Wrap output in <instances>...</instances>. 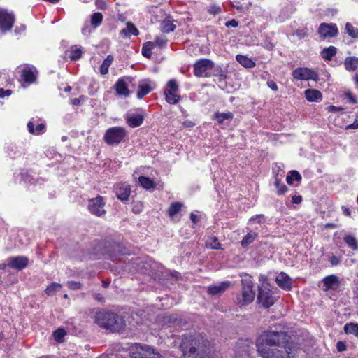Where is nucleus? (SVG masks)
Returning a JSON list of instances; mask_svg holds the SVG:
<instances>
[{
  "mask_svg": "<svg viewBox=\"0 0 358 358\" xmlns=\"http://www.w3.org/2000/svg\"><path fill=\"white\" fill-rule=\"evenodd\" d=\"M6 261L8 267L17 271H21L26 268L29 263V259L24 256L12 257Z\"/></svg>",
  "mask_w": 358,
  "mask_h": 358,
  "instance_id": "17",
  "label": "nucleus"
},
{
  "mask_svg": "<svg viewBox=\"0 0 358 358\" xmlns=\"http://www.w3.org/2000/svg\"><path fill=\"white\" fill-rule=\"evenodd\" d=\"M133 78L124 76L119 78L114 85V89L118 96L127 97L130 94L129 84L133 81Z\"/></svg>",
  "mask_w": 358,
  "mask_h": 358,
  "instance_id": "10",
  "label": "nucleus"
},
{
  "mask_svg": "<svg viewBox=\"0 0 358 358\" xmlns=\"http://www.w3.org/2000/svg\"><path fill=\"white\" fill-rule=\"evenodd\" d=\"M153 43H154V45L155 44L156 45H157L159 47H163L164 45H165L166 44L167 39L164 37L157 36Z\"/></svg>",
  "mask_w": 358,
  "mask_h": 358,
  "instance_id": "50",
  "label": "nucleus"
},
{
  "mask_svg": "<svg viewBox=\"0 0 358 358\" xmlns=\"http://www.w3.org/2000/svg\"><path fill=\"white\" fill-rule=\"evenodd\" d=\"M95 322L101 328L111 332H117L125 326L122 316L113 312L101 310L96 313Z\"/></svg>",
  "mask_w": 358,
  "mask_h": 358,
  "instance_id": "3",
  "label": "nucleus"
},
{
  "mask_svg": "<svg viewBox=\"0 0 358 358\" xmlns=\"http://www.w3.org/2000/svg\"><path fill=\"white\" fill-rule=\"evenodd\" d=\"M225 26L227 27H236L238 26V22L234 19L231 20H229V21H227L226 23H225Z\"/></svg>",
  "mask_w": 358,
  "mask_h": 358,
  "instance_id": "56",
  "label": "nucleus"
},
{
  "mask_svg": "<svg viewBox=\"0 0 358 358\" xmlns=\"http://www.w3.org/2000/svg\"><path fill=\"white\" fill-rule=\"evenodd\" d=\"M241 294L236 296L235 302L241 306H244L253 301L255 292L253 291V282L251 276L245 275L241 280Z\"/></svg>",
  "mask_w": 358,
  "mask_h": 358,
  "instance_id": "4",
  "label": "nucleus"
},
{
  "mask_svg": "<svg viewBox=\"0 0 358 358\" xmlns=\"http://www.w3.org/2000/svg\"><path fill=\"white\" fill-rule=\"evenodd\" d=\"M153 47L154 43L152 42H146L144 43L142 48V55L147 58H150L151 51L153 49Z\"/></svg>",
  "mask_w": 358,
  "mask_h": 358,
  "instance_id": "42",
  "label": "nucleus"
},
{
  "mask_svg": "<svg viewBox=\"0 0 358 358\" xmlns=\"http://www.w3.org/2000/svg\"><path fill=\"white\" fill-rule=\"evenodd\" d=\"M343 240L350 248L353 250H358V241L355 236L351 235H345L343 238Z\"/></svg>",
  "mask_w": 358,
  "mask_h": 358,
  "instance_id": "34",
  "label": "nucleus"
},
{
  "mask_svg": "<svg viewBox=\"0 0 358 358\" xmlns=\"http://www.w3.org/2000/svg\"><path fill=\"white\" fill-rule=\"evenodd\" d=\"M82 50L77 46L74 45L71 48L69 57L71 60H78L81 57Z\"/></svg>",
  "mask_w": 358,
  "mask_h": 358,
  "instance_id": "37",
  "label": "nucleus"
},
{
  "mask_svg": "<svg viewBox=\"0 0 358 358\" xmlns=\"http://www.w3.org/2000/svg\"><path fill=\"white\" fill-rule=\"evenodd\" d=\"M231 284L229 281H224L217 285L209 286L208 293L211 295H220L231 286Z\"/></svg>",
  "mask_w": 358,
  "mask_h": 358,
  "instance_id": "21",
  "label": "nucleus"
},
{
  "mask_svg": "<svg viewBox=\"0 0 358 358\" xmlns=\"http://www.w3.org/2000/svg\"><path fill=\"white\" fill-rule=\"evenodd\" d=\"M358 129V122L355 120L352 124L346 126V129Z\"/></svg>",
  "mask_w": 358,
  "mask_h": 358,
  "instance_id": "63",
  "label": "nucleus"
},
{
  "mask_svg": "<svg viewBox=\"0 0 358 358\" xmlns=\"http://www.w3.org/2000/svg\"><path fill=\"white\" fill-rule=\"evenodd\" d=\"M178 85L175 80H170L164 91L165 99L169 104H176L180 100V96L178 94Z\"/></svg>",
  "mask_w": 358,
  "mask_h": 358,
  "instance_id": "7",
  "label": "nucleus"
},
{
  "mask_svg": "<svg viewBox=\"0 0 358 358\" xmlns=\"http://www.w3.org/2000/svg\"><path fill=\"white\" fill-rule=\"evenodd\" d=\"M222 8L220 6L217 4H211L208 8V12L210 14H212L213 15H216L221 13Z\"/></svg>",
  "mask_w": 358,
  "mask_h": 358,
  "instance_id": "48",
  "label": "nucleus"
},
{
  "mask_svg": "<svg viewBox=\"0 0 358 358\" xmlns=\"http://www.w3.org/2000/svg\"><path fill=\"white\" fill-rule=\"evenodd\" d=\"M131 358H162V356L147 345L136 347L132 352Z\"/></svg>",
  "mask_w": 358,
  "mask_h": 358,
  "instance_id": "13",
  "label": "nucleus"
},
{
  "mask_svg": "<svg viewBox=\"0 0 358 358\" xmlns=\"http://www.w3.org/2000/svg\"><path fill=\"white\" fill-rule=\"evenodd\" d=\"M344 66L348 71H354L358 67V57H348L345 59Z\"/></svg>",
  "mask_w": 358,
  "mask_h": 358,
  "instance_id": "27",
  "label": "nucleus"
},
{
  "mask_svg": "<svg viewBox=\"0 0 358 358\" xmlns=\"http://www.w3.org/2000/svg\"><path fill=\"white\" fill-rule=\"evenodd\" d=\"M125 36H128L130 35L138 36L139 34L138 30L132 23L128 22L127 27L122 31Z\"/></svg>",
  "mask_w": 358,
  "mask_h": 358,
  "instance_id": "35",
  "label": "nucleus"
},
{
  "mask_svg": "<svg viewBox=\"0 0 358 358\" xmlns=\"http://www.w3.org/2000/svg\"><path fill=\"white\" fill-rule=\"evenodd\" d=\"M304 94L306 99L310 102L320 101L322 98L321 92L315 89H308L305 90Z\"/></svg>",
  "mask_w": 358,
  "mask_h": 358,
  "instance_id": "25",
  "label": "nucleus"
},
{
  "mask_svg": "<svg viewBox=\"0 0 358 358\" xmlns=\"http://www.w3.org/2000/svg\"><path fill=\"white\" fill-rule=\"evenodd\" d=\"M27 128L31 134L39 135L45 131V125L43 123L38 124L34 128V124L32 122H29L27 124Z\"/></svg>",
  "mask_w": 358,
  "mask_h": 358,
  "instance_id": "28",
  "label": "nucleus"
},
{
  "mask_svg": "<svg viewBox=\"0 0 358 358\" xmlns=\"http://www.w3.org/2000/svg\"><path fill=\"white\" fill-rule=\"evenodd\" d=\"M302 197L301 196H292V202L296 204H299L301 202Z\"/></svg>",
  "mask_w": 358,
  "mask_h": 358,
  "instance_id": "61",
  "label": "nucleus"
},
{
  "mask_svg": "<svg viewBox=\"0 0 358 358\" xmlns=\"http://www.w3.org/2000/svg\"><path fill=\"white\" fill-rule=\"evenodd\" d=\"M155 87V83L150 80H142L138 83V87L136 96L138 99L143 98Z\"/></svg>",
  "mask_w": 358,
  "mask_h": 358,
  "instance_id": "19",
  "label": "nucleus"
},
{
  "mask_svg": "<svg viewBox=\"0 0 358 358\" xmlns=\"http://www.w3.org/2000/svg\"><path fill=\"white\" fill-rule=\"evenodd\" d=\"M337 349L339 352L345 350V344L342 341H338L336 344Z\"/></svg>",
  "mask_w": 358,
  "mask_h": 358,
  "instance_id": "59",
  "label": "nucleus"
},
{
  "mask_svg": "<svg viewBox=\"0 0 358 358\" xmlns=\"http://www.w3.org/2000/svg\"><path fill=\"white\" fill-rule=\"evenodd\" d=\"M127 124L132 128L139 127L143 122V116L141 114H129L125 117Z\"/></svg>",
  "mask_w": 358,
  "mask_h": 358,
  "instance_id": "23",
  "label": "nucleus"
},
{
  "mask_svg": "<svg viewBox=\"0 0 358 358\" xmlns=\"http://www.w3.org/2000/svg\"><path fill=\"white\" fill-rule=\"evenodd\" d=\"M342 210L345 215L350 216V211L348 208L346 206H342Z\"/></svg>",
  "mask_w": 358,
  "mask_h": 358,
  "instance_id": "64",
  "label": "nucleus"
},
{
  "mask_svg": "<svg viewBox=\"0 0 358 358\" xmlns=\"http://www.w3.org/2000/svg\"><path fill=\"white\" fill-rule=\"evenodd\" d=\"M296 35L299 38H303L306 36H307V34L305 31L303 30H297L296 31Z\"/></svg>",
  "mask_w": 358,
  "mask_h": 358,
  "instance_id": "60",
  "label": "nucleus"
},
{
  "mask_svg": "<svg viewBox=\"0 0 358 358\" xmlns=\"http://www.w3.org/2000/svg\"><path fill=\"white\" fill-rule=\"evenodd\" d=\"M95 4L99 9L103 10L106 8V3L105 0H96Z\"/></svg>",
  "mask_w": 358,
  "mask_h": 358,
  "instance_id": "53",
  "label": "nucleus"
},
{
  "mask_svg": "<svg viewBox=\"0 0 358 358\" xmlns=\"http://www.w3.org/2000/svg\"><path fill=\"white\" fill-rule=\"evenodd\" d=\"M236 60L245 68H252L255 66V63L250 58L246 56L238 55Z\"/></svg>",
  "mask_w": 358,
  "mask_h": 358,
  "instance_id": "31",
  "label": "nucleus"
},
{
  "mask_svg": "<svg viewBox=\"0 0 358 358\" xmlns=\"http://www.w3.org/2000/svg\"><path fill=\"white\" fill-rule=\"evenodd\" d=\"M329 262L331 264L334 266H337L340 263V259L334 255H332L329 257Z\"/></svg>",
  "mask_w": 358,
  "mask_h": 358,
  "instance_id": "54",
  "label": "nucleus"
},
{
  "mask_svg": "<svg viewBox=\"0 0 358 358\" xmlns=\"http://www.w3.org/2000/svg\"><path fill=\"white\" fill-rule=\"evenodd\" d=\"M180 347L183 358H211L210 343L199 336L183 335Z\"/></svg>",
  "mask_w": 358,
  "mask_h": 358,
  "instance_id": "1",
  "label": "nucleus"
},
{
  "mask_svg": "<svg viewBox=\"0 0 358 358\" xmlns=\"http://www.w3.org/2000/svg\"><path fill=\"white\" fill-rule=\"evenodd\" d=\"M182 207V204L180 202L172 203L169 208V215L170 217H173L178 213Z\"/></svg>",
  "mask_w": 358,
  "mask_h": 358,
  "instance_id": "38",
  "label": "nucleus"
},
{
  "mask_svg": "<svg viewBox=\"0 0 358 358\" xmlns=\"http://www.w3.org/2000/svg\"><path fill=\"white\" fill-rule=\"evenodd\" d=\"M103 21V15L101 13H95L91 16V24L96 28L101 25Z\"/></svg>",
  "mask_w": 358,
  "mask_h": 358,
  "instance_id": "40",
  "label": "nucleus"
},
{
  "mask_svg": "<svg viewBox=\"0 0 358 358\" xmlns=\"http://www.w3.org/2000/svg\"><path fill=\"white\" fill-rule=\"evenodd\" d=\"M275 301L276 299L269 288L264 285L259 287L257 301L259 304L264 308H269L275 303Z\"/></svg>",
  "mask_w": 358,
  "mask_h": 358,
  "instance_id": "9",
  "label": "nucleus"
},
{
  "mask_svg": "<svg viewBox=\"0 0 358 358\" xmlns=\"http://www.w3.org/2000/svg\"><path fill=\"white\" fill-rule=\"evenodd\" d=\"M11 94V91L9 90H4L3 88H0V98L8 96Z\"/></svg>",
  "mask_w": 358,
  "mask_h": 358,
  "instance_id": "58",
  "label": "nucleus"
},
{
  "mask_svg": "<svg viewBox=\"0 0 358 358\" xmlns=\"http://www.w3.org/2000/svg\"><path fill=\"white\" fill-rule=\"evenodd\" d=\"M251 347L248 341H238L235 346L234 352L236 358L248 357Z\"/></svg>",
  "mask_w": 358,
  "mask_h": 358,
  "instance_id": "18",
  "label": "nucleus"
},
{
  "mask_svg": "<svg viewBox=\"0 0 358 358\" xmlns=\"http://www.w3.org/2000/svg\"><path fill=\"white\" fill-rule=\"evenodd\" d=\"M62 287V285L59 283H52L49 287H48L45 289V292L48 295L52 296L55 294V292L59 289Z\"/></svg>",
  "mask_w": 358,
  "mask_h": 358,
  "instance_id": "46",
  "label": "nucleus"
},
{
  "mask_svg": "<svg viewBox=\"0 0 358 358\" xmlns=\"http://www.w3.org/2000/svg\"><path fill=\"white\" fill-rule=\"evenodd\" d=\"M301 176L296 171H291L289 174L287 176V182L288 184H292L294 181H300Z\"/></svg>",
  "mask_w": 358,
  "mask_h": 358,
  "instance_id": "44",
  "label": "nucleus"
},
{
  "mask_svg": "<svg viewBox=\"0 0 358 358\" xmlns=\"http://www.w3.org/2000/svg\"><path fill=\"white\" fill-rule=\"evenodd\" d=\"M343 110H344L343 108H342V107H337V106H329L328 107V111L331 112V113H336V112L342 111Z\"/></svg>",
  "mask_w": 358,
  "mask_h": 358,
  "instance_id": "57",
  "label": "nucleus"
},
{
  "mask_svg": "<svg viewBox=\"0 0 358 358\" xmlns=\"http://www.w3.org/2000/svg\"><path fill=\"white\" fill-rule=\"evenodd\" d=\"M345 96H346V98L348 99V101L351 103H357V99L356 98L353 96V94H352L351 92L350 91H347L345 92Z\"/></svg>",
  "mask_w": 358,
  "mask_h": 358,
  "instance_id": "52",
  "label": "nucleus"
},
{
  "mask_svg": "<svg viewBox=\"0 0 358 358\" xmlns=\"http://www.w3.org/2000/svg\"><path fill=\"white\" fill-rule=\"evenodd\" d=\"M292 348H269L265 347L257 348V352L262 358H291Z\"/></svg>",
  "mask_w": 358,
  "mask_h": 358,
  "instance_id": "6",
  "label": "nucleus"
},
{
  "mask_svg": "<svg viewBox=\"0 0 358 358\" xmlns=\"http://www.w3.org/2000/svg\"><path fill=\"white\" fill-rule=\"evenodd\" d=\"M344 331L346 334H354L358 336V324H346L344 327Z\"/></svg>",
  "mask_w": 358,
  "mask_h": 358,
  "instance_id": "41",
  "label": "nucleus"
},
{
  "mask_svg": "<svg viewBox=\"0 0 358 358\" xmlns=\"http://www.w3.org/2000/svg\"><path fill=\"white\" fill-rule=\"evenodd\" d=\"M213 67V63L210 59H200L194 65V75L197 77L204 76L206 72L212 69Z\"/></svg>",
  "mask_w": 358,
  "mask_h": 358,
  "instance_id": "16",
  "label": "nucleus"
},
{
  "mask_svg": "<svg viewBox=\"0 0 358 358\" xmlns=\"http://www.w3.org/2000/svg\"><path fill=\"white\" fill-rule=\"evenodd\" d=\"M25 29H26L25 25L22 24L19 27H16V28L15 29V34H18L21 32H23L25 30Z\"/></svg>",
  "mask_w": 358,
  "mask_h": 358,
  "instance_id": "62",
  "label": "nucleus"
},
{
  "mask_svg": "<svg viewBox=\"0 0 358 358\" xmlns=\"http://www.w3.org/2000/svg\"><path fill=\"white\" fill-rule=\"evenodd\" d=\"M274 185L278 189L277 193L279 195L283 194L287 190L286 185H284L283 183H281L280 179H279L278 178H275Z\"/></svg>",
  "mask_w": 358,
  "mask_h": 358,
  "instance_id": "45",
  "label": "nucleus"
},
{
  "mask_svg": "<svg viewBox=\"0 0 358 358\" xmlns=\"http://www.w3.org/2000/svg\"><path fill=\"white\" fill-rule=\"evenodd\" d=\"M267 85L269 88H271L272 90L276 92L278 90V87L277 84L273 80H268L267 81Z\"/></svg>",
  "mask_w": 358,
  "mask_h": 358,
  "instance_id": "55",
  "label": "nucleus"
},
{
  "mask_svg": "<svg viewBox=\"0 0 358 358\" xmlns=\"http://www.w3.org/2000/svg\"><path fill=\"white\" fill-rule=\"evenodd\" d=\"M292 76L297 80H313L315 81L318 80L317 73L308 68H296L293 71Z\"/></svg>",
  "mask_w": 358,
  "mask_h": 358,
  "instance_id": "14",
  "label": "nucleus"
},
{
  "mask_svg": "<svg viewBox=\"0 0 358 358\" xmlns=\"http://www.w3.org/2000/svg\"><path fill=\"white\" fill-rule=\"evenodd\" d=\"M206 245L208 248L219 249L220 248V243L215 236H210L206 240Z\"/></svg>",
  "mask_w": 358,
  "mask_h": 358,
  "instance_id": "39",
  "label": "nucleus"
},
{
  "mask_svg": "<svg viewBox=\"0 0 358 358\" xmlns=\"http://www.w3.org/2000/svg\"><path fill=\"white\" fill-rule=\"evenodd\" d=\"M234 115L231 112L227 113H219L217 112L213 115V119L216 120L220 124L223 123L225 120H231Z\"/></svg>",
  "mask_w": 358,
  "mask_h": 358,
  "instance_id": "33",
  "label": "nucleus"
},
{
  "mask_svg": "<svg viewBox=\"0 0 358 358\" xmlns=\"http://www.w3.org/2000/svg\"><path fill=\"white\" fill-rule=\"evenodd\" d=\"M258 236V234L254 231H250L242 239L241 244L243 248H247Z\"/></svg>",
  "mask_w": 358,
  "mask_h": 358,
  "instance_id": "29",
  "label": "nucleus"
},
{
  "mask_svg": "<svg viewBox=\"0 0 358 358\" xmlns=\"http://www.w3.org/2000/svg\"><path fill=\"white\" fill-rule=\"evenodd\" d=\"M176 26L173 24V20L166 17L160 24V29L164 33H169L173 31Z\"/></svg>",
  "mask_w": 358,
  "mask_h": 358,
  "instance_id": "26",
  "label": "nucleus"
},
{
  "mask_svg": "<svg viewBox=\"0 0 358 358\" xmlns=\"http://www.w3.org/2000/svg\"><path fill=\"white\" fill-rule=\"evenodd\" d=\"M15 22V17L12 13L6 10H0V31L6 33L10 31Z\"/></svg>",
  "mask_w": 358,
  "mask_h": 358,
  "instance_id": "11",
  "label": "nucleus"
},
{
  "mask_svg": "<svg viewBox=\"0 0 358 358\" xmlns=\"http://www.w3.org/2000/svg\"><path fill=\"white\" fill-rule=\"evenodd\" d=\"M255 221L259 224L264 223L266 222V217H265L264 215H262V214L256 215L250 217L249 219L248 222H249V224H251L252 222H255Z\"/></svg>",
  "mask_w": 358,
  "mask_h": 358,
  "instance_id": "49",
  "label": "nucleus"
},
{
  "mask_svg": "<svg viewBox=\"0 0 358 358\" xmlns=\"http://www.w3.org/2000/svg\"><path fill=\"white\" fill-rule=\"evenodd\" d=\"M138 181L141 185L146 189H150L154 187V182L149 178H147L145 176H140L138 178Z\"/></svg>",
  "mask_w": 358,
  "mask_h": 358,
  "instance_id": "36",
  "label": "nucleus"
},
{
  "mask_svg": "<svg viewBox=\"0 0 358 358\" xmlns=\"http://www.w3.org/2000/svg\"><path fill=\"white\" fill-rule=\"evenodd\" d=\"M114 191L117 197L122 201H127L131 194L130 186L126 183H118L114 186Z\"/></svg>",
  "mask_w": 358,
  "mask_h": 358,
  "instance_id": "20",
  "label": "nucleus"
},
{
  "mask_svg": "<svg viewBox=\"0 0 358 358\" xmlns=\"http://www.w3.org/2000/svg\"><path fill=\"white\" fill-rule=\"evenodd\" d=\"M67 286L69 289L73 290L80 289L82 287L80 282L76 281H69L67 282Z\"/></svg>",
  "mask_w": 358,
  "mask_h": 358,
  "instance_id": "51",
  "label": "nucleus"
},
{
  "mask_svg": "<svg viewBox=\"0 0 358 358\" xmlns=\"http://www.w3.org/2000/svg\"><path fill=\"white\" fill-rule=\"evenodd\" d=\"M289 337L281 324H275L269 329L262 332L256 341L257 348H265L268 346H278L280 348L291 349Z\"/></svg>",
  "mask_w": 358,
  "mask_h": 358,
  "instance_id": "2",
  "label": "nucleus"
},
{
  "mask_svg": "<svg viewBox=\"0 0 358 358\" xmlns=\"http://www.w3.org/2000/svg\"><path fill=\"white\" fill-rule=\"evenodd\" d=\"M54 337L56 341L61 343L64 340V337L66 335V331L63 329H58L54 332Z\"/></svg>",
  "mask_w": 358,
  "mask_h": 358,
  "instance_id": "47",
  "label": "nucleus"
},
{
  "mask_svg": "<svg viewBox=\"0 0 358 358\" xmlns=\"http://www.w3.org/2000/svg\"><path fill=\"white\" fill-rule=\"evenodd\" d=\"M345 30L350 37L358 38V29L353 27L350 22L345 24Z\"/></svg>",
  "mask_w": 358,
  "mask_h": 358,
  "instance_id": "43",
  "label": "nucleus"
},
{
  "mask_svg": "<svg viewBox=\"0 0 358 358\" xmlns=\"http://www.w3.org/2000/svg\"><path fill=\"white\" fill-rule=\"evenodd\" d=\"M323 284L324 289H336L339 287V280L334 275H329L324 278Z\"/></svg>",
  "mask_w": 358,
  "mask_h": 358,
  "instance_id": "24",
  "label": "nucleus"
},
{
  "mask_svg": "<svg viewBox=\"0 0 358 358\" xmlns=\"http://www.w3.org/2000/svg\"><path fill=\"white\" fill-rule=\"evenodd\" d=\"M20 73L19 80L25 87V84L30 85L36 79L37 71L33 66L26 65L18 70Z\"/></svg>",
  "mask_w": 358,
  "mask_h": 358,
  "instance_id": "8",
  "label": "nucleus"
},
{
  "mask_svg": "<svg viewBox=\"0 0 358 358\" xmlns=\"http://www.w3.org/2000/svg\"><path fill=\"white\" fill-rule=\"evenodd\" d=\"M275 281L278 285L284 289H290L292 287V279L285 273H280L276 276Z\"/></svg>",
  "mask_w": 358,
  "mask_h": 358,
  "instance_id": "22",
  "label": "nucleus"
},
{
  "mask_svg": "<svg viewBox=\"0 0 358 358\" xmlns=\"http://www.w3.org/2000/svg\"><path fill=\"white\" fill-rule=\"evenodd\" d=\"M337 49L334 46H329L323 49L321 52V56L323 59L330 61L332 57L336 54Z\"/></svg>",
  "mask_w": 358,
  "mask_h": 358,
  "instance_id": "30",
  "label": "nucleus"
},
{
  "mask_svg": "<svg viewBox=\"0 0 358 358\" xmlns=\"http://www.w3.org/2000/svg\"><path fill=\"white\" fill-rule=\"evenodd\" d=\"M338 30L336 24L322 23L318 28V34L322 38H333L338 35Z\"/></svg>",
  "mask_w": 358,
  "mask_h": 358,
  "instance_id": "15",
  "label": "nucleus"
},
{
  "mask_svg": "<svg viewBox=\"0 0 358 358\" xmlns=\"http://www.w3.org/2000/svg\"><path fill=\"white\" fill-rule=\"evenodd\" d=\"M104 206L103 198L99 196L89 200L88 209L92 214L101 217L106 214Z\"/></svg>",
  "mask_w": 358,
  "mask_h": 358,
  "instance_id": "12",
  "label": "nucleus"
},
{
  "mask_svg": "<svg viewBox=\"0 0 358 358\" xmlns=\"http://www.w3.org/2000/svg\"><path fill=\"white\" fill-rule=\"evenodd\" d=\"M127 136V131L121 127H114L106 130L103 139L105 142L110 145H117L124 141Z\"/></svg>",
  "mask_w": 358,
  "mask_h": 358,
  "instance_id": "5",
  "label": "nucleus"
},
{
  "mask_svg": "<svg viewBox=\"0 0 358 358\" xmlns=\"http://www.w3.org/2000/svg\"><path fill=\"white\" fill-rule=\"evenodd\" d=\"M113 57L110 55H108L107 57L104 59L100 66V73L102 75H106L108 73V68L113 63Z\"/></svg>",
  "mask_w": 358,
  "mask_h": 358,
  "instance_id": "32",
  "label": "nucleus"
}]
</instances>
